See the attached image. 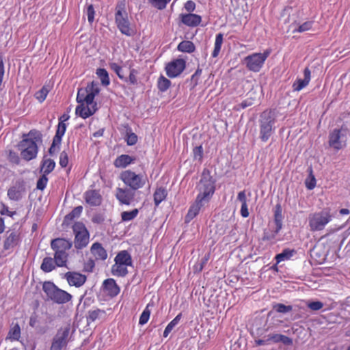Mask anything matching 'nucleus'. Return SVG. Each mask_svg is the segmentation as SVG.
Segmentation results:
<instances>
[{"mask_svg":"<svg viewBox=\"0 0 350 350\" xmlns=\"http://www.w3.org/2000/svg\"><path fill=\"white\" fill-rule=\"evenodd\" d=\"M215 191V180L208 170L204 169L200 180L199 193L196 198L204 203L208 202Z\"/></svg>","mask_w":350,"mask_h":350,"instance_id":"nucleus-5","label":"nucleus"},{"mask_svg":"<svg viewBox=\"0 0 350 350\" xmlns=\"http://www.w3.org/2000/svg\"><path fill=\"white\" fill-rule=\"evenodd\" d=\"M237 200L241 202V205L247 204V197L245 190L239 192Z\"/></svg>","mask_w":350,"mask_h":350,"instance_id":"nucleus-58","label":"nucleus"},{"mask_svg":"<svg viewBox=\"0 0 350 350\" xmlns=\"http://www.w3.org/2000/svg\"><path fill=\"white\" fill-rule=\"evenodd\" d=\"M306 186L310 190L313 189L315 187L316 180L314 176H312V178L309 183L306 182Z\"/></svg>","mask_w":350,"mask_h":350,"instance_id":"nucleus-62","label":"nucleus"},{"mask_svg":"<svg viewBox=\"0 0 350 350\" xmlns=\"http://www.w3.org/2000/svg\"><path fill=\"white\" fill-rule=\"evenodd\" d=\"M184 7H185V9L190 13L195 10L196 3L193 1L189 0L185 3Z\"/></svg>","mask_w":350,"mask_h":350,"instance_id":"nucleus-57","label":"nucleus"},{"mask_svg":"<svg viewBox=\"0 0 350 350\" xmlns=\"http://www.w3.org/2000/svg\"><path fill=\"white\" fill-rule=\"evenodd\" d=\"M308 307L314 311L319 310L323 307V304L321 301H312L308 304Z\"/></svg>","mask_w":350,"mask_h":350,"instance_id":"nucleus-54","label":"nucleus"},{"mask_svg":"<svg viewBox=\"0 0 350 350\" xmlns=\"http://www.w3.org/2000/svg\"><path fill=\"white\" fill-rule=\"evenodd\" d=\"M333 216L329 208L312 213L308 217V225L312 232L323 230L332 220Z\"/></svg>","mask_w":350,"mask_h":350,"instance_id":"nucleus-7","label":"nucleus"},{"mask_svg":"<svg viewBox=\"0 0 350 350\" xmlns=\"http://www.w3.org/2000/svg\"><path fill=\"white\" fill-rule=\"evenodd\" d=\"M223 34L221 33H219L216 35L214 49L211 54L213 57H217L219 55L223 43Z\"/></svg>","mask_w":350,"mask_h":350,"instance_id":"nucleus-38","label":"nucleus"},{"mask_svg":"<svg viewBox=\"0 0 350 350\" xmlns=\"http://www.w3.org/2000/svg\"><path fill=\"white\" fill-rule=\"evenodd\" d=\"M46 176L47 175L42 174V175L38 180L37 184H36V188L42 191L46 188V185L48 183V180H49Z\"/></svg>","mask_w":350,"mask_h":350,"instance_id":"nucleus-48","label":"nucleus"},{"mask_svg":"<svg viewBox=\"0 0 350 350\" xmlns=\"http://www.w3.org/2000/svg\"><path fill=\"white\" fill-rule=\"evenodd\" d=\"M70 332V324L61 327L53 339L50 350H62L66 347L68 342Z\"/></svg>","mask_w":350,"mask_h":350,"instance_id":"nucleus-12","label":"nucleus"},{"mask_svg":"<svg viewBox=\"0 0 350 350\" xmlns=\"http://www.w3.org/2000/svg\"><path fill=\"white\" fill-rule=\"evenodd\" d=\"M96 75L98 78L100 79V82L103 85L107 86L110 83V79L109 77V74L106 69L105 68H98L96 70Z\"/></svg>","mask_w":350,"mask_h":350,"instance_id":"nucleus-40","label":"nucleus"},{"mask_svg":"<svg viewBox=\"0 0 350 350\" xmlns=\"http://www.w3.org/2000/svg\"><path fill=\"white\" fill-rule=\"evenodd\" d=\"M186 62L183 59H175L167 63L165 70L166 75L170 78H175L178 77L185 69Z\"/></svg>","mask_w":350,"mask_h":350,"instance_id":"nucleus-13","label":"nucleus"},{"mask_svg":"<svg viewBox=\"0 0 350 350\" xmlns=\"http://www.w3.org/2000/svg\"><path fill=\"white\" fill-rule=\"evenodd\" d=\"M111 273L116 276L124 277L128 273L127 266L119 264L118 262H115V264L111 267Z\"/></svg>","mask_w":350,"mask_h":350,"instance_id":"nucleus-35","label":"nucleus"},{"mask_svg":"<svg viewBox=\"0 0 350 350\" xmlns=\"http://www.w3.org/2000/svg\"><path fill=\"white\" fill-rule=\"evenodd\" d=\"M84 199L85 202L92 206L100 205L103 200L99 191L95 189L85 191L84 193Z\"/></svg>","mask_w":350,"mask_h":350,"instance_id":"nucleus-17","label":"nucleus"},{"mask_svg":"<svg viewBox=\"0 0 350 350\" xmlns=\"http://www.w3.org/2000/svg\"><path fill=\"white\" fill-rule=\"evenodd\" d=\"M21 329L19 324L12 322L7 336V339L11 341L18 340L21 338Z\"/></svg>","mask_w":350,"mask_h":350,"instance_id":"nucleus-27","label":"nucleus"},{"mask_svg":"<svg viewBox=\"0 0 350 350\" xmlns=\"http://www.w3.org/2000/svg\"><path fill=\"white\" fill-rule=\"evenodd\" d=\"M25 188L21 184H16L8 190V196L11 200L18 201L21 199Z\"/></svg>","mask_w":350,"mask_h":350,"instance_id":"nucleus-23","label":"nucleus"},{"mask_svg":"<svg viewBox=\"0 0 350 350\" xmlns=\"http://www.w3.org/2000/svg\"><path fill=\"white\" fill-rule=\"evenodd\" d=\"M181 22L189 27H197L202 21V18L200 15L188 13L182 14L180 15Z\"/></svg>","mask_w":350,"mask_h":350,"instance_id":"nucleus-20","label":"nucleus"},{"mask_svg":"<svg viewBox=\"0 0 350 350\" xmlns=\"http://www.w3.org/2000/svg\"><path fill=\"white\" fill-rule=\"evenodd\" d=\"M55 167V162L49 158L44 157L41 163L40 172L45 175H48L53 171Z\"/></svg>","mask_w":350,"mask_h":350,"instance_id":"nucleus-32","label":"nucleus"},{"mask_svg":"<svg viewBox=\"0 0 350 350\" xmlns=\"http://www.w3.org/2000/svg\"><path fill=\"white\" fill-rule=\"evenodd\" d=\"M38 323V317L36 313H33L29 318V325L34 327Z\"/></svg>","mask_w":350,"mask_h":350,"instance_id":"nucleus-59","label":"nucleus"},{"mask_svg":"<svg viewBox=\"0 0 350 350\" xmlns=\"http://www.w3.org/2000/svg\"><path fill=\"white\" fill-rule=\"evenodd\" d=\"M270 53L271 50L267 49L263 53H254L245 57L244 62L247 68L254 72H259Z\"/></svg>","mask_w":350,"mask_h":350,"instance_id":"nucleus-11","label":"nucleus"},{"mask_svg":"<svg viewBox=\"0 0 350 350\" xmlns=\"http://www.w3.org/2000/svg\"><path fill=\"white\" fill-rule=\"evenodd\" d=\"M273 309L279 313H286L291 312L293 310V307L283 304H276L273 306Z\"/></svg>","mask_w":350,"mask_h":350,"instance_id":"nucleus-46","label":"nucleus"},{"mask_svg":"<svg viewBox=\"0 0 350 350\" xmlns=\"http://www.w3.org/2000/svg\"><path fill=\"white\" fill-rule=\"evenodd\" d=\"M72 243L64 238H56L51 241V249L54 251L57 267H66L68 259V251L72 247Z\"/></svg>","mask_w":350,"mask_h":350,"instance_id":"nucleus-3","label":"nucleus"},{"mask_svg":"<svg viewBox=\"0 0 350 350\" xmlns=\"http://www.w3.org/2000/svg\"><path fill=\"white\" fill-rule=\"evenodd\" d=\"M120 178L127 187L134 191L143 188L148 182L146 174H136L131 170L122 172Z\"/></svg>","mask_w":350,"mask_h":350,"instance_id":"nucleus-8","label":"nucleus"},{"mask_svg":"<svg viewBox=\"0 0 350 350\" xmlns=\"http://www.w3.org/2000/svg\"><path fill=\"white\" fill-rule=\"evenodd\" d=\"M177 49L180 52L191 53L195 51L196 46L191 41L183 40L178 44Z\"/></svg>","mask_w":350,"mask_h":350,"instance_id":"nucleus-36","label":"nucleus"},{"mask_svg":"<svg viewBox=\"0 0 350 350\" xmlns=\"http://www.w3.org/2000/svg\"><path fill=\"white\" fill-rule=\"evenodd\" d=\"M282 209L280 204H276L274 210V222L276 225L275 234L282 229Z\"/></svg>","mask_w":350,"mask_h":350,"instance_id":"nucleus-33","label":"nucleus"},{"mask_svg":"<svg viewBox=\"0 0 350 350\" xmlns=\"http://www.w3.org/2000/svg\"><path fill=\"white\" fill-rule=\"evenodd\" d=\"M269 343L271 342L273 343L282 342L286 345H291L293 344V340L281 334H273L268 335Z\"/></svg>","mask_w":350,"mask_h":350,"instance_id":"nucleus-29","label":"nucleus"},{"mask_svg":"<svg viewBox=\"0 0 350 350\" xmlns=\"http://www.w3.org/2000/svg\"><path fill=\"white\" fill-rule=\"evenodd\" d=\"M135 193L130 188L118 187L116 190V198L120 204L130 205L134 200Z\"/></svg>","mask_w":350,"mask_h":350,"instance_id":"nucleus-15","label":"nucleus"},{"mask_svg":"<svg viewBox=\"0 0 350 350\" xmlns=\"http://www.w3.org/2000/svg\"><path fill=\"white\" fill-rule=\"evenodd\" d=\"M115 262H118L119 264H122L126 266L132 265V258L130 254L126 250H122L120 252L115 258Z\"/></svg>","mask_w":350,"mask_h":350,"instance_id":"nucleus-30","label":"nucleus"},{"mask_svg":"<svg viewBox=\"0 0 350 350\" xmlns=\"http://www.w3.org/2000/svg\"><path fill=\"white\" fill-rule=\"evenodd\" d=\"M138 71L135 68H131L130 70L129 79L124 78L125 81H128L131 85H136L137 83V76Z\"/></svg>","mask_w":350,"mask_h":350,"instance_id":"nucleus-47","label":"nucleus"},{"mask_svg":"<svg viewBox=\"0 0 350 350\" xmlns=\"http://www.w3.org/2000/svg\"><path fill=\"white\" fill-rule=\"evenodd\" d=\"M341 136L340 129H334L329 135V145L333 147L336 150H340L342 148V144L340 141Z\"/></svg>","mask_w":350,"mask_h":350,"instance_id":"nucleus-25","label":"nucleus"},{"mask_svg":"<svg viewBox=\"0 0 350 350\" xmlns=\"http://www.w3.org/2000/svg\"><path fill=\"white\" fill-rule=\"evenodd\" d=\"M104 291L111 297H116L120 292V288L117 284L116 280L113 278H108L104 280L103 283Z\"/></svg>","mask_w":350,"mask_h":350,"instance_id":"nucleus-18","label":"nucleus"},{"mask_svg":"<svg viewBox=\"0 0 350 350\" xmlns=\"http://www.w3.org/2000/svg\"><path fill=\"white\" fill-rule=\"evenodd\" d=\"M252 105V102L250 100H243L239 105L236 106L234 107V109L236 110H239L241 109H245L249 106H251Z\"/></svg>","mask_w":350,"mask_h":350,"instance_id":"nucleus-60","label":"nucleus"},{"mask_svg":"<svg viewBox=\"0 0 350 350\" xmlns=\"http://www.w3.org/2000/svg\"><path fill=\"white\" fill-rule=\"evenodd\" d=\"M49 92V88L47 85H43L42 88L35 93V98L39 103H43Z\"/></svg>","mask_w":350,"mask_h":350,"instance_id":"nucleus-41","label":"nucleus"},{"mask_svg":"<svg viewBox=\"0 0 350 350\" xmlns=\"http://www.w3.org/2000/svg\"><path fill=\"white\" fill-rule=\"evenodd\" d=\"M75 235L74 245L77 250L85 248L90 241V233L82 222H75L72 226Z\"/></svg>","mask_w":350,"mask_h":350,"instance_id":"nucleus-10","label":"nucleus"},{"mask_svg":"<svg viewBox=\"0 0 350 350\" xmlns=\"http://www.w3.org/2000/svg\"><path fill=\"white\" fill-rule=\"evenodd\" d=\"M100 91L98 83L95 81L88 83L85 88L78 89L76 100L79 105L75 109L77 116L86 119L96 113L98 109L94 98Z\"/></svg>","mask_w":350,"mask_h":350,"instance_id":"nucleus-1","label":"nucleus"},{"mask_svg":"<svg viewBox=\"0 0 350 350\" xmlns=\"http://www.w3.org/2000/svg\"><path fill=\"white\" fill-rule=\"evenodd\" d=\"M304 79H297L293 84V91L299 92L306 87L310 81L311 72L309 68L306 67L304 70Z\"/></svg>","mask_w":350,"mask_h":350,"instance_id":"nucleus-21","label":"nucleus"},{"mask_svg":"<svg viewBox=\"0 0 350 350\" xmlns=\"http://www.w3.org/2000/svg\"><path fill=\"white\" fill-rule=\"evenodd\" d=\"M150 316V310L149 309V304H148L140 315L139 324L142 325L146 324L148 321Z\"/></svg>","mask_w":350,"mask_h":350,"instance_id":"nucleus-45","label":"nucleus"},{"mask_svg":"<svg viewBox=\"0 0 350 350\" xmlns=\"http://www.w3.org/2000/svg\"><path fill=\"white\" fill-rule=\"evenodd\" d=\"M90 252L96 260H105L107 258V252L102 244L96 242L90 247Z\"/></svg>","mask_w":350,"mask_h":350,"instance_id":"nucleus-19","label":"nucleus"},{"mask_svg":"<svg viewBox=\"0 0 350 350\" xmlns=\"http://www.w3.org/2000/svg\"><path fill=\"white\" fill-rule=\"evenodd\" d=\"M68 164V156L66 152L62 151L59 155V165L66 167Z\"/></svg>","mask_w":350,"mask_h":350,"instance_id":"nucleus-53","label":"nucleus"},{"mask_svg":"<svg viewBox=\"0 0 350 350\" xmlns=\"http://www.w3.org/2000/svg\"><path fill=\"white\" fill-rule=\"evenodd\" d=\"M109 66H110L111 69L113 70L116 73V75L120 79H124V75L122 74V67L120 65H118L116 63H111L109 64Z\"/></svg>","mask_w":350,"mask_h":350,"instance_id":"nucleus-51","label":"nucleus"},{"mask_svg":"<svg viewBox=\"0 0 350 350\" xmlns=\"http://www.w3.org/2000/svg\"><path fill=\"white\" fill-rule=\"evenodd\" d=\"M82 211H83L82 206H78L75 207L74 209H72V211L70 213H68V215H66L65 221L68 222V221H72L75 218L79 217L81 215Z\"/></svg>","mask_w":350,"mask_h":350,"instance_id":"nucleus-44","label":"nucleus"},{"mask_svg":"<svg viewBox=\"0 0 350 350\" xmlns=\"http://www.w3.org/2000/svg\"><path fill=\"white\" fill-rule=\"evenodd\" d=\"M204 202L198 201V199L196 198L195 202L189 207V209L185 217V221L188 223L192 220L199 213L201 208L204 206Z\"/></svg>","mask_w":350,"mask_h":350,"instance_id":"nucleus-24","label":"nucleus"},{"mask_svg":"<svg viewBox=\"0 0 350 350\" xmlns=\"http://www.w3.org/2000/svg\"><path fill=\"white\" fill-rule=\"evenodd\" d=\"M275 119L273 117L272 111H265L260 115L259 120L260 139L262 142H266L269 140L273 133V125Z\"/></svg>","mask_w":350,"mask_h":350,"instance_id":"nucleus-9","label":"nucleus"},{"mask_svg":"<svg viewBox=\"0 0 350 350\" xmlns=\"http://www.w3.org/2000/svg\"><path fill=\"white\" fill-rule=\"evenodd\" d=\"M114 19L118 29L122 34L127 36L133 34V30L131 27L125 0L118 2L115 8Z\"/></svg>","mask_w":350,"mask_h":350,"instance_id":"nucleus-6","label":"nucleus"},{"mask_svg":"<svg viewBox=\"0 0 350 350\" xmlns=\"http://www.w3.org/2000/svg\"><path fill=\"white\" fill-rule=\"evenodd\" d=\"M21 243V233L19 230H9L6 232L5 238L3 241V249L5 250H13Z\"/></svg>","mask_w":350,"mask_h":350,"instance_id":"nucleus-14","label":"nucleus"},{"mask_svg":"<svg viewBox=\"0 0 350 350\" xmlns=\"http://www.w3.org/2000/svg\"><path fill=\"white\" fill-rule=\"evenodd\" d=\"M139 213L137 208H134L131 211H123L121 213V219L122 221H129L135 219Z\"/></svg>","mask_w":350,"mask_h":350,"instance_id":"nucleus-43","label":"nucleus"},{"mask_svg":"<svg viewBox=\"0 0 350 350\" xmlns=\"http://www.w3.org/2000/svg\"><path fill=\"white\" fill-rule=\"evenodd\" d=\"M41 139V134L36 130H31L23 135V139L18 145L22 158L30 161L36 157L38 148L36 142Z\"/></svg>","mask_w":350,"mask_h":350,"instance_id":"nucleus-2","label":"nucleus"},{"mask_svg":"<svg viewBox=\"0 0 350 350\" xmlns=\"http://www.w3.org/2000/svg\"><path fill=\"white\" fill-rule=\"evenodd\" d=\"M64 278L70 286L79 288L87 281V276L77 271H68L64 273Z\"/></svg>","mask_w":350,"mask_h":350,"instance_id":"nucleus-16","label":"nucleus"},{"mask_svg":"<svg viewBox=\"0 0 350 350\" xmlns=\"http://www.w3.org/2000/svg\"><path fill=\"white\" fill-rule=\"evenodd\" d=\"M313 22L312 21H306L303 24L300 25L297 29H295L293 32H304L308 30H310L312 27Z\"/></svg>","mask_w":350,"mask_h":350,"instance_id":"nucleus-49","label":"nucleus"},{"mask_svg":"<svg viewBox=\"0 0 350 350\" xmlns=\"http://www.w3.org/2000/svg\"><path fill=\"white\" fill-rule=\"evenodd\" d=\"M126 142L129 146L135 145L137 142V135L134 133H127Z\"/></svg>","mask_w":350,"mask_h":350,"instance_id":"nucleus-52","label":"nucleus"},{"mask_svg":"<svg viewBox=\"0 0 350 350\" xmlns=\"http://www.w3.org/2000/svg\"><path fill=\"white\" fill-rule=\"evenodd\" d=\"M167 196V191L165 188L160 187L156 189L153 194L154 203L158 206L163 201L165 200Z\"/></svg>","mask_w":350,"mask_h":350,"instance_id":"nucleus-31","label":"nucleus"},{"mask_svg":"<svg viewBox=\"0 0 350 350\" xmlns=\"http://www.w3.org/2000/svg\"><path fill=\"white\" fill-rule=\"evenodd\" d=\"M181 313L178 314L172 321H171L165 328L163 332V336L167 337L169 334L172 332L173 328L179 323L181 319Z\"/></svg>","mask_w":350,"mask_h":350,"instance_id":"nucleus-42","label":"nucleus"},{"mask_svg":"<svg viewBox=\"0 0 350 350\" xmlns=\"http://www.w3.org/2000/svg\"><path fill=\"white\" fill-rule=\"evenodd\" d=\"M66 130V124L63 122H59L55 135L53 137V144H61L62 138Z\"/></svg>","mask_w":350,"mask_h":350,"instance_id":"nucleus-37","label":"nucleus"},{"mask_svg":"<svg viewBox=\"0 0 350 350\" xmlns=\"http://www.w3.org/2000/svg\"><path fill=\"white\" fill-rule=\"evenodd\" d=\"M42 291L48 300L57 304H66L72 299L70 293L59 288L51 281H44L42 283Z\"/></svg>","mask_w":350,"mask_h":350,"instance_id":"nucleus-4","label":"nucleus"},{"mask_svg":"<svg viewBox=\"0 0 350 350\" xmlns=\"http://www.w3.org/2000/svg\"><path fill=\"white\" fill-rule=\"evenodd\" d=\"M107 317L106 312L104 310L97 308L90 310L87 316V323L90 324L96 320H105Z\"/></svg>","mask_w":350,"mask_h":350,"instance_id":"nucleus-26","label":"nucleus"},{"mask_svg":"<svg viewBox=\"0 0 350 350\" xmlns=\"http://www.w3.org/2000/svg\"><path fill=\"white\" fill-rule=\"evenodd\" d=\"M254 342L256 346L266 345L269 343V337L267 336L266 339H257Z\"/></svg>","mask_w":350,"mask_h":350,"instance_id":"nucleus-63","label":"nucleus"},{"mask_svg":"<svg viewBox=\"0 0 350 350\" xmlns=\"http://www.w3.org/2000/svg\"><path fill=\"white\" fill-rule=\"evenodd\" d=\"M275 232L273 234L269 235L267 234H265L262 238V241H272L275 239Z\"/></svg>","mask_w":350,"mask_h":350,"instance_id":"nucleus-64","label":"nucleus"},{"mask_svg":"<svg viewBox=\"0 0 350 350\" xmlns=\"http://www.w3.org/2000/svg\"><path fill=\"white\" fill-rule=\"evenodd\" d=\"M136 160L135 157L128 154H121L118 156L113 161V165L117 168H125Z\"/></svg>","mask_w":350,"mask_h":350,"instance_id":"nucleus-22","label":"nucleus"},{"mask_svg":"<svg viewBox=\"0 0 350 350\" xmlns=\"http://www.w3.org/2000/svg\"><path fill=\"white\" fill-rule=\"evenodd\" d=\"M57 267L56 259L51 257H44L40 265V269L45 273H49Z\"/></svg>","mask_w":350,"mask_h":350,"instance_id":"nucleus-28","label":"nucleus"},{"mask_svg":"<svg viewBox=\"0 0 350 350\" xmlns=\"http://www.w3.org/2000/svg\"><path fill=\"white\" fill-rule=\"evenodd\" d=\"M86 14L88 16V22L92 24L94 21L95 11L92 4L88 5L86 9Z\"/></svg>","mask_w":350,"mask_h":350,"instance_id":"nucleus-50","label":"nucleus"},{"mask_svg":"<svg viewBox=\"0 0 350 350\" xmlns=\"http://www.w3.org/2000/svg\"><path fill=\"white\" fill-rule=\"evenodd\" d=\"M0 213L2 215H7L8 216L11 217H12L14 215H16L15 211H9L8 206H7L5 204H2V207L0 210Z\"/></svg>","mask_w":350,"mask_h":350,"instance_id":"nucleus-56","label":"nucleus"},{"mask_svg":"<svg viewBox=\"0 0 350 350\" xmlns=\"http://www.w3.org/2000/svg\"><path fill=\"white\" fill-rule=\"evenodd\" d=\"M296 254V250L294 249L286 248L283 251L277 254L275 257L277 264L280 262L289 260L293 255Z\"/></svg>","mask_w":350,"mask_h":350,"instance_id":"nucleus-34","label":"nucleus"},{"mask_svg":"<svg viewBox=\"0 0 350 350\" xmlns=\"http://www.w3.org/2000/svg\"><path fill=\"white\" fill-rule=\"evenodd\" d=\"M240 213L241 216L244 218L249 216L250 213L247 208V204L241 205Z\"/></svg>","mask_w":350,"mask_h":350,"instance_id":"nucleus-61","label":"nucleus"},{"mask_svg":"<svg viewBox=\"0 0 350 350\" xmlns=\"http://www.w3.org/2000/svg\"><path fill=\"white\" fill-rule=\"evenodd\" d=\"M194 158L201 160L203 157V148L202 146H196L193 150Z\"/></svg>","mask_w":350,"mask_h":350,"instance_id":"nucleus-55","label":"nucleus"},{"mask_svg":"<svg viewBox=\"0 0 350 350\" xmlns=\"http://www.w3.org/2000/svg\"><path fill=\"white\" fill-rule=\"evenodd\" d=\"M157 88L161 92H164L167 91L171 85V81L165 77L163 75H161L157 80Z\"/></svg>","mask_w":350,"mask_h":350,"instance_id":"nucleus-39","label":"nucleus"}]
</instances>
